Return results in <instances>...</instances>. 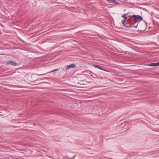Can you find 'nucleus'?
I'll return each mask as SVG.
<instances>
[{"instance_id":"nucleus-1","label":"nucleus","mask_w":159,"mask_h":159,"mask_svg":"<svg viewBox=\"0 0 159 159\" xmlns=\"http://www.w3.org/2000/svg\"><path fill=\"white\" fill-rule=\"evenodd\" d=\"M129 17L131 18H134L135 22L134 23H135H135L137 22H139L141 21H142L143 20V17L139 15H133L132 16H130L128 17Z\"/></svg>"},{"instance_id":"nucleus-2","label":"nucleus","mask_w":159,"mask_h":159,"mask_svg":"<svg viewBox=\"0 0 159 159\" xmlns=\"http://www.w3.org/2000/svg\"><path fill=\"white\" fill-rule=\"evenodd\" d=\"M127 21L126 23H125V25H124L125 27H129L131 28L133 26H134L135 27H137V26H134V25L135 24V23H132L131 22H130L129 21Z\"/></svg>"},{"instance_id":"nucleus-3","label":"nucleus","mask_w":159,"mask_h":159,"mask_svg":"<svg viewBox=\"0 0 159 159\" xmlns=\"http://www.w3.org/2000/svg\"><path fill=\"white\" fill-rule=\"evenodd\" d=\"M6 64L7 65H11L12 66H16L17 65V64L16 62L13 61H8L6 62Z\"/></svg>"},{"instance_id":"nucleus-4","label":"nucleus","mask_w":159,"mask_h":159,"mask_svg":"<svg viewBox=\"0 0 159 159\" xmlns=\"http://www.w3.org/2000/svg\"><path fill=\"white\" fill-rule=\"evenodd\" d=\"M94 67H95V68H98L100 70H103L104 71H106V72H110L109 71H108V70H106L102 68L99 65H94V66H93Z\"/></svg>"},{"instance_id":"nucleus-5","label":"nucleus","mask_w":159,"mask_h":159,"mask_svg":"<svg viewBox=\"0 0 159 159\" xmlns=\"http://www.w3.org/2000/svg\"><path fill=\"white\" fill-rule=\"evenodd\" d=\"M85 80H80V81H79L78 82V83L79 84H80L81 86H80V87H84V86H83V85H84L85 84H86V83H85L86 82H84V81Z\"/></svg>"},{"instance_id":"nucleus-6","label":"nucleus","mask_w":159,"mask_h":159,"mask_svg":"<svg viewBox=\"0 0 159 159\" xmlns=\"http://www.w3.org/2000/svg\"><path fill=\"white\" fill-rule=\"evenodd\" d=\"M149 66H159V61L157 63H152L148 65Z\"/></svg>"},{"instance_id":"nucleus-7","label":"nucleus","mask_w":159,"mask_h":159,"mask_svg":"<svg viewBox=\"0 0 159 159\" xmlns=\"http://www.w3.org/2000/svg\"><path fill=\"white\" fill-rule=\"evenodd\" d=\"M108 2L115 4H119V3L116 2V0H106Z\"/></svg>"},{"instance_id":"nucleus-8","label":"nucleus","mask_w":159,"mask_h":159,"mask_svg":"<svg viewBox=\"0 0 159 159\" xmlns=\"http://www.w3.org/2000/svg\"><path fill=\"white\" fill-rule=\"evenodd\" d=\"M67 68L70 69L71 68H73L75 67V65L74 64H72L67 66Z\"/></svg>"},{"instance_id":"nucleus-9","label":"nucleus","mask_w":159,"mask_h":159,"mask_svg":"<svg viewBox=\"0 0 159 159\" xmlns=\"http://www.w3.org/2000/svg\"><path fill=\"white\" fill-rule=\"evenodd\" d=\"M128 17H125V18H124V20H125L126 21H129V20H130V19H127Z\"/></svg>"},{"instance_id":"nucleus-10","label":"nucleus","mask_w":159,"mask_h":159,"mask_svg":"<svg viewBox=\"0 0 159 159\" xmlns=\"http://www.w3.org/2000/svg\"><path fill=\"white\" fill-rule=\"evenodd\" d=\"M128 13H127V14H124V15H123L122 16V17L124 18H125V17H126V16L128 14Z\"/></svg>"},{"instance_id":"nucleus-11","label":"nucleus","mask_w":159,"mask_h":159,"mask_svg":"<svg viewBox=\"0 0 159 159\" xmlns=\"http://www.w3.org/2000/svg\"><path fill=\"white\" fill-rule=\"evenodd\" d=\"M126 21L125 20H123L121 22L122 24L124 26L125 24Z\"/></svg>"},{"instance_id":"nucleus-12","label":"nucleus","mask_w":159,"mask_h":159,"mask_svg":"<svg viewBox=\"0 0 159 159\" xmlns=\"http://www.w3.org/2000/svg\"><path fill=\"white\" fill-rule=\"evenodd\" d=\"M91 76L94 78H97V77H96L97 76L96 75H95V76H93V75H91Z\"/></svg>"},{"instance_id":"nucleus-13","label":"nucleus","mask_w":159,"mask_h":159,"mask_svg":"<svg viewBox=\"0 0 159 159\" xmlns=\"http://www.w3.org/2000/svg\"><path fill=\"white\" fill-rule=\"evenodd\" d=\"M59 70V69H56L54 70V71H57V70Z\"/></svg>"},{"instance_id":"nucleus-14","label":"nucleus","mask_w":159,"mask_h":159,"mask_svg":"<svg viewBox=\"0 0 159 159\" xmlns=\"http://www.w3.org/2000/svg\"><path fill=\"white\" fill-rule=\"evenodd\" d=\"M55 71H54V70H53L50 72H49V73H51V72H55Z\"/></svg>"},{"instance_id":"nucleus-15","label":"nucleus","mask_w":159,"mask_h":159,"mask_svg":"<svg viewBox=\"0 0 159 159\" xmlns=\"http://www.w3.org/2000/svg\"><path fill=\"white\" fill-rule=\"evenodd\" d=\"M85 76L84 75H82V77H81V78H83V77Z\"/></svg>"},{"instance_id":"nucleus-16","label":"nucleus","mask_w":159,"mask_h":159,"mask_svg":"<svg viewBox=\"0 0 159 159\" xmlns=\"http://www.w3.org/2000/svg\"><path fill=\"white\" fill-rule=\"evenodd\" d=\"M83 79H81V78H80V80H79L80 81V80H83Z\"/></svg>"},{"instance_id":"nucleus-17","label":"nucleus","mask_w":159,"mask_h":159,"mask_svg":"<svg viewBox=\"0 0 159 159\" xmlns=\"http://www.w3.org/2000/svg\"><path fill=\"white\" fill-rule=\"evenodd\" d=\"M75 157V156L73 158H70V159H73Z\"/></svg>"},{"instance_id":"nucleus-18","label":"nucleus","mask_w":159,"mask_h":159,"mask_svg":"<svg viewBox=\"0 0 159 159\" xmlns=\"http://www.w3.org/2000/svg\"><path fill=\"white\" fill-rule=\"evenodd\" d=\"M45 75V74H43L42 75Z\"/></svg>"},{"instance_id":"nucleus-19","label":"nucleus","mask_w":159,"mask_h":159,"mask_svg":"<svg viewBox=\"0 0 159 159\" xmlns=\"http://www.w3.org/2000/svg\"><path fill=\"white\" fill-rule=\"evenodd\" d=\"M158 75H159V74H157Z\"/></svg>"}]
</instances>
